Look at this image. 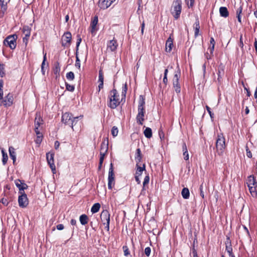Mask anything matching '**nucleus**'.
I'll return each mask as SVG.
<instances>
[{
    "mask_svg": "<svg viewBox=\"0 0 257 257\" xmlns=\"http://www.w3.org/2000/svg\"><path fill=\"white\" fill-rule=\"evenodd\" d=\"M194 28L195 29L194 35L196 37L199 34L200 29L199 21L198 19L196 20L194 25Z\"/></svg>",
    "mask_w": 257,
    "mask_h": 257,
    "instance_id": "obj_28",
    "label": "nucleus"
},
{
    "mask_svg": "<svg viewBox=\"0 0 257 257\" xmlns=\"http://www.w3.org/2000/svg\"><path fill=\"white\" fill-rule=\"evenodd\" d=\"M82 117L81 115L79 116L73 117L71 113L69 112H65L62 114V121L66 125H70L72 129H73L74 123L75 119H78L79 117Z\"/></svg>",
    "mask_w": 257,
    "mask_h": 257,
    "instance_id": "obj_4",
    "label": "nucleus"
},
{
    "mask_svg": "<svg viewBox=\"0 0 257 257\" xmlns=\"http://www.w3.org/2000/svg\"><path fill=\"white\" fill-rule=\"evenodd\" d=\"M149 181H150V177L148 175H147L145 177L144 181H143V190H145V186H146V185H147L149 184Z\"/></svg>",
    "mask_w": 257,
    "mask_h": 257,
    "instance_id": "obj_39",
    "label": "nucleus"
},
{
    "mask_svg": "<svg viewBox=\"0 0 257 257\" xmlns=\"http://www.w3.org/2000/svg\"><path fill=\"white\" fill-rule=\"evenodd\" d=\"M118 131L117 127L114 126L112 127L111 131V135H112L113 137H115L117 136V135L118 134Z\"/></svg>",
    "mask_w": 257,
    "mask_h": 257,
    "instance_id": "obj_40",
    "label": "nucleus"
},
{
    "mask_svg": "<svg viewBox=\"0 0 257 257\" xmlns=\"http://www.w3.org/2000/svg\"><path fill=\"white\" fill-rule=\"evenodd\" d=\"M54 154L53 153L49 152L46 154V158L48 164L50 166L53 173H54V171H56V167L54 164Z\"/></svg>",
    "mask_w": 257,
    "mask_h": 257,
    "instance_id": "obj_9",
    "label": "nucleus"
},
{
    "mask_svg": "<svg viewBox=\"0 0 257 257\" xmlns=\"http://www.w3.org/2000/svg\"><path fill=\"white\" fill-rule=\"evenodd\" d=\"M184 159L186 161L189 160V154L188 151L183 153Z\"/></svg>",
    "mask_w": 257,
    "mask_h": 257,
    "instance_id": "obj_57",
    "label": "nucleus"
},
{
    "mask_svg": "<svg viewBox=\"0 0 257 257\" xmlns=\"http://www.w3.org/2000/svg\"><path fill=\"white\" fill-rule=\"evenodd\" d=\"M219 14L220 16L227 18L229 16L227 9L225 7H221L219 8Z\"/></svg>",
    "mask_w": 257,
    "mask_h": 257,
    "instance_id": "obj_23",
    "label": "nucleus"
},
{
    "mask_svg": "<svg viewBox=\"0 0 257 257\" xmlns=\"http://www.w3.org/2000/svg\"><path fill=\"white\" fill-rule=\"evenodd\" d=\"M0 202L3 203L4 205H6V206H7L8 205V202L7 201V200L6 199H5V198H2L1 200H0Z\"/></svg>",
    "mask_w": 257,
    "mask_h": 257,
    "instance_id": "obj_58",
    "label": "nucleus"
},
{
    "mask_svg": "<svg viewBox=\"0 0 257 257\" xmlns=\"http://www.w3.org/2000/svg\"><path fill=\"white\" fill-rule=\"evenodd\" d=\"M199 190H200V196H201V197L202 198H204V192L203 191V185L202 184H201L200 186Z\"/></svg>",
    "mask_w": 257,
    "mask_h": 257,
    "instance_id": "obj_53",
    "label": "nucleus"
},
{
    "mask_svg": "<svg viewBox=\"0 0 257 257\" xmlns=\"http://www.w3.org/2000/svg\"><path fill=\"white\" fill-rule=\"evenodd\" d=\"M249 192L253 198L257 197V185L248 187Z\"/></svg>",
    "mask_w": 257,
    "mask_h": 257,
    "instance_id": "obj_25",
    "label": "nucleus"
},
{
    "mask_svg": "<svg viewBox=\"0 0 257 257\" xmlns=\"http://www.w3.org/2000/svg\"><path fill=\"white\" fill-rule=\"evenodd\" d=\"M9 151L10 158L13 160V163L14 164L16 161V154L15 152V149L13 147H10Z\"/></svg>",
    "mask_w": 257,
    "mask_h": 257,
    "instance_id": "obj_24",
    "label": "nucleus"
},
{
    "mask_svg": "<svg viewBox=\"0 0 257 257\" xmlns=\"http://www.w3.org/2000/svg\"><path fill=\"white\" fill-rule=\"evenodd\" d=\"M15 184L16 186L19 188V193H25L24 191L25 189H27L28 185L25 183L24 182H22L20 180H15Z\"/></svg>",
    "mask_w": 257,
    "mask_h": 257,
    "instance_id": "obj_14",
    "label": "nucleus"
},
{
    "mask_svg": "<svg viewBox=\"0 0 257 257\" xmlns=\"http://www.w3.org/2000/svg\"><path fill=\"white\" fill-rule=\"evenodd\" d=\"M56 228L58 230H61L64 229V227L62 224H59L56 226Z\"/></svg>",
    "mask_w": 257,
    "mask_h": 257,
    "instance_id": "obj_61",
    "label": "nucleus"
},
{
    "mask_svg": "<svg viewBox=\"0 0 257 257\" xmlns=\"http://www.w3.org/2000/svg\"><path fill=\"white\" fill-rule=\"evenodd\" d=\"M10 0H0V5L1 7V12L4 15L7 10V4Z\"/></svg>",
    "mask_w": 257,
    "mask_h": 257,
    "instance_id": "obj_22",
    "label": "nucleus"
},
{
    "mask_svg": "<svg viewBox=\"0 0 257 257\" xmlns=\"http://www.w3.org/2000/svg\"><path fill=\"white\" fill-rule=\"evenodd\" d=\"M46 61V53L44 54L43 60L42 63L41 64V70H43V69H44Z\"/></svg>",
    "mask_w": 257,
    "mask_h": 257,
    "instance_id": "obj_50",
    "label": "nucleus"
},
{
    "mask_svg": "<svg viewBox=\"0 0 257 257\" xmlns=\"http://www.w3.org/2000/svg\"><path fill=\"white\" fill-rule=\"evenodd\" d=\"M225 250L228 252V254L232 253V245H225Z\"/></svg>",
    "mask_w": 257,
    "mask_h": 257,
    "instance_id": "obj_47",
    "label": "nucleus"
},
{
    "mask_svg": "<svg viewBox=\"0 0 257 257\" xmlns=\"http://www.w3.org/2000/svg\"><path fill=\"white\" fill-rule=\"evenodd\" d=\"M98 23V17L97 16H95L94 17L93 19L92 20L91 23H90V29H91V33L92 34L95 33V32L96 31L97 29L96 28V25Z\"/></svg>",
    "mask_w": 257,
    "mask_h": 257,
    "instance_id": "obj_17",
    "label": "nucleus"
},
{
    "mask_svg": "<svg viewBox=\"0 0 257 257\" xmlns=\"http://www.w3.org/2000/svg\"><path fill=\"white\" fill-rule=\"evenodd\" d=\"M246 183L248 187L257 185V181L255 178L252 175H250L247 177Z\"/></svg>",
    "mask_w": 257,
    "mask_h": 257,
    "instance_id": "obj_18",
    "label": "nucleus"
},
{
    "mask_svg": "<svg viewBox=\"0 0 257 257\" xmlns=\"http://www.w3.org/2000/svg\"><path fill=\"white\" fill-rule=\"evenodd\" d=\"M54 74L57 76L59 75V73L60 71V66L59 63H57L55 64L54 68Z\"/></svg>",
    "mask_w": 257,
    "mask_h": 257,
    "instance_id": "obj_34",
    "label": "nucleus"
},
{
    "mask_svg": "<svg viewBox=\"0 0 257 257\" xmlns=\"http://www.w3.org/2000/svg\"><path fill=\"white\" fill-rule=\"evenodd\" d=\"M242 11V7L241 6H240L237 10L236 12V14L237 16H240L241 13Z\"/></svg>",
    "mask_w": 257,
    "mask_h": 257,
    "instance_id": "obj_54",
    "label": "nucleus"
},
{
    "mask_svg": "<svg viewBox=\"0 0 257 257\" xmlns=\"http://www.w3.org/2000/svg\"><path fill=\"white\" fill-rule=\"evenodd\" d=\"M115 0H99L98 7L103 10H105L109 7Z\"/></svg>",
    "mask_w": 257,
    "mask_h": 257,
    "instance_id": "obj_12",
    "label": "nucleus"
},
{
    "mask_svg": "<svg viewBox=\"0 0 257 257\" xmlns=\"http://www.w3.org/2000/svg\"><path fill=\"white\" fill-rule=\"evenodd\" d=\"M108 99L107 105L111 109H115L120 103L119 94L115 89H113L109 92Z\"/></svg>",
    "mask_w": 257,
    "mask_h": 257,
    "instance_id": "obj_1",
    "label": "nucleus"
},
{
    "mask_svg": "<svg viewBox=\"0 0 257 257\" xmlns=\"http://www.w3.org/2000/svg\"><path fill=\"white\" fill-rule=\"evenodd\" d=\"M246 156H247V157H248L249 158H251L252 157V154L247 146L246 147Z\"/></svg>",
    "mask_w": 257,
    "mask_h": 257,
    "instance_id": "obj_52",
    "label": "nucleus"
},
{
    "mask_svg": "<svg viewBox=\"0 0 257 257\" xmlns=\"http://www.w3.org/2000/svg\"><path fill=\"white\" fill-rule=\"evenodd\" d=\"M225 243V245H231V241L229 237L227 236Z\"/></svg>",
    "mask_w": 257,
    "mask_h": 257,
    "instance_id": "obj_60",
    "label": "nucleus"
},
{
    "mask_svg": "<svg viewBox=\"0 0 257 257\" xmlns=\"http://www.w3.org/2000/svg\"><path fill=\"white\" fill-rule=\"evenodd\" d=\"M17 36L16 35H10L8 36L4 41L5 45H8L11 49H15L16 47V39Z\"/></svg>",
    "mask_w": 257,
    "mask_h": 257,
    "instance_id": "obj_6",
    "label": "nucleus"
},
{
    "mask_svg": "<svg viewBox=\"0 0 257 257\" xmlns=\"http://www.w3.org/2000/svg\"><path fill=\"white\" fill-rule=\"evenodd\" d=\"M122 249L124 252V255L125 256H127L130 254V252L129 251L128 248L126 245H124L122 247Z\"/></svg>",
    "mask_w": 257,
    "mask_h": 257,
    "instance_id": "obj_41",
    "label": "nucleus"
},
{
    "mask_svg": "<svg viewBox=\"0 0 257 257\" xmlns=\"http://www.w3.org/2000/svg\"><path fill=\"white\" fill-rule=\"evenodd\" d=\"M66 77L69 80H73L74 79V74L72 71L69 72L66 74Z\"/></svg>",
    "mask_w": 257,
    "mask_h": 257,
    "instance_id": "obj_37",
    "label": "nucleus"
},
{
    "mask_svg": "<svg viewBox=\"0 0 257 257\" xmlns=\"http://www.w3.org/2000/svg\"><path fill=\"white\" fill-rule=\"evenodd\" d=\"M181 76V72L179 69L175 72L173 79V84L174 90L177 93L181 91V87L179 83V79Z\"/></svg>",
    "mask_w": 257,
    "mask_h": 257,
    "instance_id": "obj_5",
    "label": "nucleus"
},
{
    "mask_svg": "<svg viewBox=\"0 0 257 257\" xmlns=\"http://www.w3.org/2000/svg\"><path fill=\"white\" fill-rule=\"evenodd\" d=\"M215 146L218 155L222 156L226 148L225 139L222 133L217 134Z\"/></svg>",
    "mask_w": 257,
    "mask_h": 257,
    "instance_id": "obj_2",
    "label": "nucleus"
},
{
    "mask_svg": "<svg viewBox=\"0 0 257 257\" xmlns=\"http://www.w3.org/2000/svg\"><path fill=\"white\" fill-rule=\"evenodd\" d=\"M98 81L103 82V75L102 70L99 71Z\"/></svg>",
    "mask_w": 257,
    "mask_h": 257,
    "instance_id": "obj_46",
    "label": "nucleus"
},
{
    "mask_svg": "<svg viewBox=\"0 0 257 257\" xmlns=\"http://www.w3.org/2000/svg\"><path fill=\"white\" fill-rule=\"evenodd\" d=\"M101 221L105 223L110 222V214L106 210H103L100 214Z\"/></svg>",
    "mask_w": 257,
    "mask_h": 257,
    "instance_id": "obj_15",
    "label": "nucleus"
},
{
    "mask_svg": "<svg viewBox=\"0 0 257 257\" xmlns=\"http://www.w3.org/2000/svg\"><path fill=\"white\" fill-rule=\"evenodd\" d=\"M195 0H185V3L189 8L193 6Z\"/></svg>",
    "mask_w": 257,
    "mask_h": 257,
    "instance_id": "obj_44",
    "label": "nucleus"
},
{
    "mask_svg": "<svg viewBox=\"0 0 257 257\" xmlns=\"http://www.w3.org/2000/svg\"><path fill=\"white\" fill-rule=\"evenodd\" d=\"M43 121L40 113H37L35 119V127L40 128V126L43 124Z\"/></svg>",
    "mask_w": 257,
    "mask_h": 257,
    "instance_id": "obj_21",
    "label": "nucleus"
},
{
    "mask_svg": "<svg viewBox=\"0 0 257 257\" xmlns=\"http://www.w3.org/2000/svg\"><path fill=\"white\" fill-rule=\"evenodd\" d=\"M117 46L118 44L117 41L114 38L111 40H109L107 43V49L111 52L115 51Z\"/></svg>",
    "mask_w": 257,
    "mask_h": 257,
    "instance_id": "obj_13",
    "label": "nucleus"
},
{
    "mask_svg": "<svg viewBox=\"0 0 257 257\" xmlns=\"http://www.w3.org/2000/svg\"><path fill=\"white\" fill-rule=\"evenodd\" d=\"M144 134L147 138L150 139L152 137V131L150 127H146L144 131Z\"/></svg>",
    "mask_w": 257,
    "mask_h": 257,
    "instance_id": "obj_30",
    "label": "nucleus"
},
{
    "mask_svg": "<svg viewBox=\"0 0 257 257\" xmlns=\"http://www.w3.org/2000/svg\"><path fill=\"white\" fill-rule=\"evenodd\" d=\"M71 39V34L69 32L65 33L62 37V45L64 47L69 46L70 44Z\"/></svg>",
    "mask_w": 257,
    "mask_h": 257,
    "instance_id": "obj_8",
    "label": "nucleus"
},
{
    "mask_svg": "<svg viewBox=\"0 0 257 257\" xmlns=\"http://www.w3.org/2000/svg\"><path fill=\"white\" fill-rule=\"evenodd\" d=\"M81 42V38L80 36L78 35L77 36V42H76V50H77V51L78 49V47L80 45Z\"/></svg>",
    "mask_w": 257,
    "mask_h": 257,
    "instance_id": "obj_51",
    "label": "nucleus"
},
{
    "mask_svg": "<svg viewBox=\"0 0 257 257\" xmlns=\"http://www.w3.org/2000/svg\"><path fill=\"white\" fill-rule=\"evenodd\" d=\"M142 159L141 156V151L140 149L138 148L136 150V155H135V160L137 163H139L141 162Z\"/></svg>",
    "mask_w": 257,
    "mask_h": 257,
    "instance_id": "obj_29",
    "label": "nucleus"
},
{
    "mask_svg": "<svg viewBox=\"0 0 257 257\" xmlns=\"http://www.w3.org/2000/svg\"><path fill=\"white\" fill-rule=\"evenodd\" d=\"M14 97L13 94L9 93L3 99V104L6 107L12 106L13 104Z\"/></svg>",
    "mask_w": 257,
    "mask_h": 257,
    "instance_id": "obj_10",
    "label": "nucleus"
},
{
    "mask_svg": "<svg viewBox=\"0 0 257 257\" xmlns=\"http://www.w3.org/2000/svg\"><path fill=\"white\" fill-rule=\"evenodd\" d=\"M145 99L142 95H141L139 98L138 108H145Z\"/></svg>",
    "mask_w": 257,
    "mask_h": 257,
    "instance_id": "obj_32",
    "label": "nucleus"
},
{
    "mask_svg": "<svg viewBox=\"0 0 257 257\" xmlns=\"http://www.w3.org/2000/svg\"><path fill=\"white\" fill-rule=\"evenodd\" d=\"M145 108H138V113L137 115L136 119L137 123L140 125H142L143 124V121L145 120Z\"/></svg>",
    "mask_w": 257,
    "mask_h": 257,
    "instance_id": "obj_11",
    "label": "nucleus"
},
{
    "mask_svg": "<svg viewBox=\"0 0 257 257\" xmlns=\"http://www.w3.org/2000/svg\"><path fill=\"white\" fill-rule=\"evenodd\" d=\"M114 178V174L113 172V165L110 164L108 171V178Z\"/></svg>",
    "mask_w": 257,
    "mask_h": 257,
    "instance_id": "obj_33",
    "label": "nucleus"
},
{
    "mask_svg": "<svg viewBox=\"0 0 257 257\" xmlns=\"http://www.w3.org/2000/svg\"><path fill=\"white\" fill-rule=\"evenodd\" d=\"M3 80H0V95H3Z\"/></svg>",
    "mask_w": 257,
    "mask_h": 257,
    "instance_id": "obj_55",
    "label": "nucleus"
},
{
    "mask_svg": "<svg viewBox=\"0 0 257 257\" xmlns=\"http://www.w3.org/2000/svg\"><path fill=\"white\" fill-rule=\"evenodd\" d=\"M42 139L43 138L40 137H37L36 139L35 140L36 143L39 145L40 144L42 141Z\"/></svg>",
    "mask_w": 257,
    "mask_h": 257,
    "instance_id": "obj_59",
    "label": "nucleus"
},
{
    "mask_svg": "<svg viewBox=\"0 0 257 257\" xmlns=\"http://www.w3.org/2000/svg\"><path fill=\"white\" fill-rule=\"evenodd\" d=\"M21 195L18 198L19 205L20 207L25 208L29 204L27 195L25 193H20Z\"/></svg>",
    "mask_w": 257,
    "mask_h": 257,
    "instance_id": "obj_7",
    "label": "nucleus"
},
{
    "mask_svg": "<svg viewBox=\"0 0 257 257\" xmlns=\"http://www.w3.org/2000/svg\"><path fill=\"white\" fill-rule=\"evenodd\" d=\"M22 32L23 34L24 35V37H23V41L24 42L27 43L31 34L30 29L28 26H24L22 29Z\"/></svg>",
    "mask_w": 257,
    "mask_h": 257,
    "instance_id": "obj_16",
    "label": "nucleus"
},
{
    "mask_svg": "<svg viewBox=\"0 0 257 257\" xmlns=\"http://www.w3.org/2000/svg\"><path fill=\"white\" fill-rule=\"evenodd\" d=\"M206 108L208 113L209 114L210 117L212 118L213 117V113L211 112L210 108L208 106L206 105Z\"/></svg>",
    "mask_w": 257,
    "mask_h": 257,
    "instance_id": "obj_56",
    "label": "nucleus"
},
{
    "mask_svg": "<svg viewBox=\"0 0 257 257\" xmlns=\"http://www.w3.org/2000/svg\"><path fill=\"white\" fill-rule=\"evenodd\" d=\"M79 220L82 225H85L88 222V217L85 214H82L80 216Z\"/></svg>",
    "mask_w": 257,
    "mask_h": 257,
    "instance_id": "obj_27",
    "label": "nucleus"
},
{
    "mask_svg": "<svg viewBox=\"0 0 257 257\" xmlns=\"http://www.w3.org/2000/svg\"><path fill=\"white\" fill-rule=\"evenodd\" d=\"M214 46H211V45H210L209 47V48H208V50H209L211 55L213 54V51H214Z\"/></svg>",
    "mask_w": 257,
    "mask_h": 257,
    "instance_id": "obj_63",
    "label": "nucleus"
},
{
    "mask_svg": "<svg viewBox=\"0 0 257 257\" xmlns=\"http://www.w3.org/2000/svg\"><path fill=\"white\" fill-rule=\"evenodd\" d=\"M145 165H144L143 167H140V166H138L137 165V171H136V175H138V176H141L142 173H143V171L145 170Z\"/></svg>",
    "mask_w": 257,
    "mask_h": 257,
    "instance_id": "obj_36",
    "label": "nucleus"
},
{
    "mask_svg": "<svg viewBox=\"0 0 257 257\" xmlns=\"http://www.w3.org/2000/svg\"><path fill=\"white\" fill-rule=\"evenodd\" d=\"M182 11V1L181 0H175L172 6L171 13L174 19L177 20L180 16Z\"/></svg>",
    "mask_w": 257,
    "mask_h": 257,
    "instance_id": "obj_3",
    "label": "nucleus"
},
{
    "mask_svg": "<svg viewBox=\"0 0 257 257\" xmlns=\"http://www.w3.org/2000/svg\"><path fill=\"white\" fill-rule=\"evenodd\" d=\"M5 74V65L4 64H0V76L3 77Z\"/></svg>",
    "mask_w": 257,
    "mask_h": 257,
    "instance_id": "obj_42",
    "label": "nucleus"
},
{
    "mask_svg": "<svg viewBox=\"0 0 257 257\" xmlns=\"http://www.w3.org/2000/svg\"><path fill=\"white\" fill-rule=\"evenodd\" d=\"M217 75H218V79H217L218 81L219 82H220L221 81V79L222 77H221V71L219 69L218 70Z\"/></svg>",
    "mask_w": 257,
    "mask_h": 257,
    "instance_id": "obj_62",
    "label": "nucleus"
},
{
    "mask_svg": "<svg viewBox=\"0 0 257 257\" xmlns=\"http://www.w3.org/2000/svg\"><path fill=\"white\" fill-rule=\"evenodd\" d=\"M151 251V249L150 247H146L145 249V253L147 256H150Z\"/></svg>",
    "mask_w": 257,
    "mask_h": 257,
    "instance_id": "obj_49",
    "label": "nucleus"
},
{
    "mask_svg": "<svg viewBox=\"0 0 257 257\" xmlns=\"http://www.w3.org/2000/svg\"><path fill=\"white\" fill-rule=\"evenodd\" d=\"M74 86L66 83V88L68 91L73 92L74 90Z\"/></svg>",
    "mask_w": 257,
    "mask_h": 257,
    "instance_id": "obj_43",
    "label": "nucleus"
},
{
    "mask_svg": "<svg viewBox=\"0 0 257 257\" xmlns=\"http://www.w3.org/2000/svg\"><path fill=\"white\" fill-rule=\"evenodd\" d=\"M100 208V205L99 203H96L92 206L91 208V212L92 213L97 212Z\"/></svg>",
    "mask_w": 257,
    "mask_h": 257,
    "instance_id": "obj_31",
    "label": "nucleus"
},
{
    "mask_svg": "<svg viewBox=\"0 0 257 257\" xmlns=\"http://www.w3.org/2000/svg\"><path fill=\"white\" fill-rule=\"evenodd\" d=\"M173 39L171 37V35L168 38L166 42V51L168 52H170L172 49L173 45Z\"/></svg>",
    "mask_w": 257,
    "mask_h": 257,
    "instance_id": "obj_20",
    "label": "nucleus"
},
{
    "mask_svg": "<svg viewBox=\"0 0 257 257\" xmlns=\"http://www.w3.org/2000/svg\"><path fill=\"white\" fill-rule=\"evenodd\" d=\"M192 253L193 257H198L197 251L194 248L193 249Z\"/></svg>",
    "mask_w": 257,
    "mask_h": 257,
    "instance_id": "obj_64",
    "label": "nucleus"
},
{
    "mask_svg": "<svg viewBox=\"0 0 257 257\" xmlns=\"http://www.w3.org/2000/svg\"><path fill=\"white\" fill-rule=\"evenodd\" d=\"M127 90V84H126V83H125L124 84H123V85L122 86V92H121V95L122 97H124V98L125 97Z\"/></svg>",
    "mask_w": 257,
    "mask_h": 257,
    "instance_id": "obj_38",
    "label": "nucleus"
},
{
    "mask_svg": "<svg viewBox=\"0 0 257 257\" xmlns=\"http://www.w3.org/2000/svg\"><path fill=\"white\" fill-rule=\"evenodd\" d=\"M75 66L78 69H80V60L79 59V58L77 56V55H76V62H75Z\"/></svg>",
    "mask_w": 257,
    "mask_h": 257,
    "instance_id": "obj_45",
    "label": "nucleus"
},
{
    "mask_svg": "<svg viewBox=\"0 0 257 257\" xmlns=\"http://www.w3.org/2000/svg\"><path fill=\"white\" fill-rule=\"evenodd\" d=\"M108 149V141L107 139H104L101 144L100 152L107 153Z\"/></svg>",
    "mask_w": 257,
    "mask_h": 257,
    "instance_id": "obj_19",
    "label": "nucleus"
},
{
    "mask_svg": "<svg viewBox=\"0 0 257 257\" xmlns=\"http://www.w3.org/2000/svg\"><path fill=\"white\" fill-rule=\"evenodd\" d=\"M114 185V178H108V188L111 189Z\"/></svg>",
    "mask_w": 257,
    "mask_h": 257,
    "instance_id": "obj_35",
    "label": "nucleus"
},
{
    "mask_svg": "<svg viewBox=\"0 0 257 257\" xmlns=\"http://www.w3.org/2000/svg\"><path fill=\"white\" fill-rule=\"evenodd\" d=\"M8 157L7 154H4V155H3V159H2V162H3V163L4 165H5L6 164V163L8 161Z\"/></svg>",
    "mask_w": 257,
    "mask_h": 257,
    "instance_id": "obj_48",
    "label": "nucleus"
},
{
    "mask_svg": "<svg viewBox=\"0 0 257 257\" xmlns=\"http://www.w3.org/2000/svg\"><path fill=\"white\" fill-rule=\"evenodd\" d=\"M181 194L184 199H188L190 196V192L189 189L187 188H184L182 190Z\"/></svg>",
    "mask_w": 257,
    "mask_h": 257,
    "instance_id": "obj_26",
    "label": "nucleus"
}]
</instances>
